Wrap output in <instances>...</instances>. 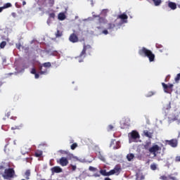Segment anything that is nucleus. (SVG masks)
<instances>
[{"label":"nucleus","mask_w":180,"mask_h":180,"mask_svg":"<svg viewBox=\"0 0 180 180\" xmlns=\"http://www.w3.org/2000/svg\"><path fill=\"white\" fill-rule=\"evenodd\" d=\"M143 148L154 157H157L158 154L161 153V147L155 143L151 146V141H146L143 144Z\"/></svg>","instance_id":"nucleus-1"},{"label":"nucleus","mask_w":180,"mask_h":180,"mask_svg":"<svg viewBox=\"0 0 180 180\" xmlns=\"http://www.w3.org/2000/svg\"><path fill=\"white\" fill-rule=\"evenodd\" d=\"M4 170V172H0L4 179H13V178L16 177V172L13 167L6 168L4 165H0V171Z\"/></svg>","instance_id":"nucleus-2"},{"label":"nucleus","mask_w":180,"mask_h":180,"mask_svg":"<svg viewBox=\"0 0 180 180\" xmlns=\"http://www.w3.org/2000/svg\"><path fill=\"white\" fill-rule=\"evenodd\" d=\"M139 54L142 57H148L150 63H153V61L155 60V55L153 53V51H151L150 49H147L146 47H143L142 49H139Z\"/></svg>","instance_id":"nucleus-3"},{"label":"nucleus","mask_w":180,"mask_h":180,"mask_svg":"<svg viewBox=\"0 0 180 180\" xmlns=\"http://www.w3.org/2000/svg\"><path fill=\"white\" fill-rule=\"evenodd\" d=\"M72 158H74V155L69 154L67 158L62 157L60 159H58L56 162L59 164V165H61V167H67L69 164L68 160H71Z\"/></svg>","instance_id":"nucleus-4"},{"label":"nucleus","mask_w":180,"mask_h":180,"mask_svg":"<svg viewBox=\"0 0 180 180\" xmlns=\"http://www.w3.org/2000/svg\"><path fill=\"white\" fill-rule=\"evenodd\" d=\"M93 18H98V21L95 22V25L96 28L99 30L102 29L101 25L108 23V20L105 18L101 17L99 15H93Z\"/></svg>","instance_id":"nucleus-5"},{"label":"nucleus","mask_w":180,"mask_h":180,"mask_svg":"<svg viewBox=\"0 0 180 180\" xmlns=\"http://www.w3.org/2000/svg\"><path fill=\"white\" fill-rule=\"evenodd\" d=\"M91 50H92V46H91V45H84L83 49L80 53L79 57L80 58H85V57L86 56V51L87 53H91Z\"/></svg>","instance_id":"nucleus-6"},{"label":"nucleus","mask_w":180,"mask_h":180,"mask_svg":"<svg viewBox=\"0 0 180 180\" xmlns=\"http://www.w3.org/2000/svg\"><path fill=\"white\" fill-rule=\"evenodd\" d=\"M162 86L164 89V92H165V94H171L173 91L172 88H174V84H165L164 82L162 83Z\"/></svg>","instance_id":"nucleus-7"},{"label":"nucleus","mask_w":180,"mask_h":180,"mask_svg":"<svg viewBox=\"0 0 180 180\" xmlns=\"http://www.w3.org/2000/svg\"><path fill=\"white\" fill-rule=\"evenodd\" d=\"M136 139H140V134H139V132L136 131H132L129 134V143H133L134 140H136Z\"/></svg>","instance_id":"nucleus-8"},{"label":"nucleus","mask_w":180,"mask_h":180,"mask_svg":"<svg viewBox=\"0 0 180 180\" xmlns=\"http://www.w3.org/2000/svg\"><path fill=\"white\" fill-rule=\"evenodd\" d=\"M69 41H71V43H78V41H79V39H78V36H77V34L72 33L69 37Z\"/></svg>","instance_id":"nucleus-9"},{"label":"nucleus","mask_w":180,"mask_h":180,"mask_svg":"<svg viewBox=\"0 0 180 180\" xmlns=\"http://www.w3.org/2000/svg\"><path fill=\"white\" fill-rule=\"evenodd\" d=\"M122 171V168L120 165H116L113 169L110 170V175H115V174H119Z\"/></svg>","instance_id":"nucleus-10"},{"label":"nucleus","mask_w":180,"mask_h":180,"mask_svg":"<svg viewBox=\"0 0 180 180\" xmlns=\"http://www.w3.org/2000/svg\"><path fill=\"white\" fill-rule=\"evenodd\" d=\"M166 143L170 146L171 147L175 148L178 146V140L176 139H172L170 141L167 140Z\"/></svg>","instance_id":"nucleus-11"},{"label":"nucleus","mask_w":180,"mask_h":180,"mask_svg":"<svg viewBox=\"0 0 180 180\" xmlns=\"http://www.w3.org/2000/svg\"><path fill=\"white\" fill-rule=\"evenodd\" d=\"M160 179L161 180H176V177L172 176V174L169 175H162L160 176Z\"/></svg>","instance_id":"nucleus-12"},{"label":"nucleus","mask_w":180,"mask_h":180,"mask_svg":"<svg viewBox=\"0 0 180 180\" xmlns=\"http://www.w3.org/2000/svg\"><path fill=\"white\" fill-rule=\"evenodd\" d=\"M52 174H60L63 172V169L60 166H55L51 169Z\"/></svg>","instance_id":"nucleus-13"},{"label":"nucleus","mask_w":180,"mask_h":180,"mask_svg":"<svg viewBox=\"0 0 180 180\" xmlns=\"http://www.w3.org/2000/svg\"><path fill=\"white\" fill-rule=\"evenodd\" d=\"M128 16L126 13H122L121 15H117V19H121V20H127Z\"/></svg>","instance_id":"nucleus-14"},{"label":"nucleus","mask_w":180,"mask_h":180,"mask_svg":"<svg viewBox=\"0 0 180 180\" xmlns=\"http://www.w3.org/2000/svg\"><path fill=\"white\" fill-rule=\"evenodd\" d=\"M43 65L39 66V70L40 75H46L47 74V69L43 70Z\"/></svg>","instance_id":"nucleus-15"},{"label":"nucleus","mask_w":180,"mask_h":180,"mask_svg":"<svg viewBox=\"0 0 180 180\" xmlns=\"http://www.w3.org/2000/svg\"><path fill=\"white\" fill-rule=\"evenodd\" d=\"M100 174L103 175V176H110V172H106V169H101L100 170Z\"/></svg>","instance_id":"nucleus-16"},{"label":"nucleus","mask_w":180,"mask_h":180,"mask_svg":"<svg viewBox=\"0 0 180 180\" xmlns=\"http://www.w3.org/2000/svg\"><path fill=\"white\" fill-rule=\"evenodd\" d=\"M143 134L146 136V137H148V139H153V132L148 131V130H144Z\"/></svg>","instance_id":"nucleus-17"},{"label":"nucleus","mask_w":180,"mask_h":180,"mask_svg":"<svg viewBox=\"0 0 180 180\" xmlns=\"http://www.w3.org/2000/svg\"><path fill=\"white\" fill-rule=\"evenodd\" d=\"M168 6L169 8H170V9H172V11H175V9H176V4L172 1L169 2Z\"/></svg>","instance_id":"nucleus-18"},{"label":"nucleus","mask_w":180,"mask_h":180,"mask_svg":"<svg viewBox=\"0 0 180 180\" xmlns=\"http://www.w3.org/2000/svg\"><path fill=\"white\" fill-rule=\"evenodd\" d=\"M58 19L59 20H65V14L64 13H60L58 15Z\"/></svg>","instance_id":"nucleus-19"},{"label":"nucleus","mask_w":180,"mask_h":180,"mask_svg":"<svg viewBox=\"0 0 180 180\" xmlns=\"http://www.w3.org/2000/svg\"><path fill=\"white\" fill-rule=\"evenodd\" d=\"M152 1L154 3L155 6H160L162 2L161 0H152Z\"/></svg>","instance_id":"nucleus-20"},{"label":"nucleus","mask_w":180,"mask_h":180,"mask_svg":"<svg viewBox=\"0 0 180 180\" xmlns=\"http://www.w3.org/2000/svg\"><path fill=\"white\" fill-rule=\"evenodd\" d=\"M127 158L129 161H131V160H133V158H134V154L133 153H129L127 155Z\"/></svg>","instance_id":"nucleus-21"},{"label":"nucleus","mask_w":180,"mask_h":180,"mask_svg":"<svg viewBox=\"0 0 180 180\" xmlns=\"http://www.w3.org/2000/svg\"><path fill=\"white\" fill-rule=\"evenodd\" d=\"M115 27H116V25H115L113 23H108V30H111V29H115Z\"/></svg>","instance_id":"nucleus-22"},{"label":"nucleus","mask_w":180,"mask_h":180,"mask_svg":"<svg viewBox=\"0 0 180 180\" xmlns=\"http://www.w3.org/2000/svg\"><path fill=\"white\" fill-rule=\"evenodd\" d=\"M43 67H44L45 68H50V67H51V63L50 62H46L42 64Z\"/></svg>","instance_id":"nucleus-23"},{"label":"nucleus","mask_w":180,"mask_h":180,"mask_svg":"<svg viewBox=\"0 0 180 180\" xmlns=\"http://www.w3.org/2000/svg\"><path fill=\"white\" fill-rule=\"evenodd\" d=\"M4 9H8V8H12V4L6 3L2 6Z\"/></svg>","instance_id":"nucleus-24"},{"label":"nucleus","mask_w":180,"mask_h":180,"mask_svg":"<svg viewBox=\"0 0 180 180\" xmlns=\"http://www.w3.org/2000/svg\"><path fill=\"white\" fill-rule=\"evenodd\" d=\"M56 37H61L63 36V31L57 30L56 33L55 34Z\"/></svg>","instance_id":"nucleus-25"},{"label":"nucleus","mask_w":180,"mask_h":180,"mask_svg":"<svg viewBox=\"0 0 180 180\" xmlns=\"http://www.w3.org/2000/svg\"><path fill=\"white\" fill-rule=\"evenodd\" d=\"M114 150H117L118 148H120V142L117 141L115 146H113Z\"/></svg>","instance_id":"nucleus-26"},{"label":"nucleus","mask_w":180,"mask_h":180,"mask_svg":"<svg viewBox=\"0 0 180 180\" xmlns=\"http://www.w3.org/2000/svg\"><path fill=\"white\" fill-rule=\"evenodd\" d=\"M34 155H35L37 158H39V157H41V155H43V152H41V151L36 152V153H34Z\"/></svg>","instance_id":"nucleus-27"},{"label":"nucleus","mask_w":180,"mask_h":180,"mask_svg":"<svg viewBox=\"0 0 180 180\" xmlns=\"http://www.w3.org/2000/svg\"><path fill=\"white\" fill-rule=\"evenodd\" d=\"M49 19H56V13H51L49 14Z\"/></svg>","instance_id":"nucleus-28"},{"label":"nucleus","mask_w":180,"mask_h":180,"mask_svg":"<svg viewBox=\"0 0 180 180\" xmlns=\"http://www.w3.org/2000/svg\"><path fill=\"white\" fill-rule=\"evenodd\" d=\"M98 170V169H96V167H94L92 166H90L89 167V171H91V172H95Z\"/></svg>","instance_id":"nucleus-29"},{"label":"nucleus","mask_w":180,"mask_h":180,"mask_svg":"<svg viewBox=\"0 0 180 180\" xmlns=\"http://www.w3.org/2000/svg\"><path fill=\"white\" fill-rule=\"evenodd\" d=\"M98 158L99 160H101V161H103L105 162V156H103V155H101V152H99V154H98Z\"/></svg>","instance_id":"nucleus-30"},{"label":"nucleus","mask_w":180,"mask_h":180,"mask_svg":"<svg viewBox=\"0 0 180 180\" xmlns=\"http://www.w3.org/2000/svg\"><path fill=\"white\" fill-rule=\"evenodd\" d=\"M5 46H6V41H3L2 42H1L0 44V49H4Z\"/></svg>","instance_id":"nucleus-31"},{"label":"nucleus","mask_w":180,"mask_h":180,"mask_svg":"<svg viewBox=\"0 0 180 180\" xmlns=\"http://www.w3.org/2000/svg\"><path fill=\"white\" fill-rule=\"evenodd\" d=\"M77 147H78V144L77 143H75L71 145L70 148L71 150H75Z\"/></svg>","instance_id":"nucleus-32"},{"label":"nucleus","mask_w":180,"mask_h":180,"mask_svg":"<svg viewBox=\"0 0 180 180\" xmlns=\"http://www.w3.org/2000/svg\"><path fill=\"white\" fill-rule=\"evenodd\" d=\"M150 169H152V171H155V169H157V165L156 164L151 165Z\"/></svg>","instance_id":"nucleus-33"},{"label":"nucleus","mask_w":180,"mask_h":180,"mask_svg":"<svg viewBox=\"0 0 180 180\" xmlns=\"http://www.w3.org/2000/svg\"><path fill=\"white\" fill-rule=\"evenodd\" d=\"M174 80L176 81V82H179V81H180V73L177 74V75L175 77Z\"/></svg>","instance_id":"nucleus-34"},{"label":"nucleus","mask_w":180,"mask_h":180,"mask_svg":"<svg viewBox=\"0 0 180 180\" xmlns=\"http://www.w3.org/2000/svg\"><path fill=\"white\" fill-rule=\"evenodd\" d=\"M16 46V49H18V50H20V47H22V44H20V42L18 43L15 44Z\"/></svg>","instance_id":"nucleus-35"},{"label":"nucleus","mask_w":180,"mask_h":180,"mask_svg":"<svg viewBox=\"0 0 180 180\" xmlns=\"http://www.w3.org/2000/svg\"><path fill=\"white\" fill-rule=\"evenodd\" d=\"M159 51H160V53H165V51H167V49L162 47V48H161V49H159Z\"/></svg>","instance_id":"nucleus-36"},{"label":"nucleus","mask_w":180,"mask_h":180,"mask_svg":"<svg viewBox=\"0 0 180 180\" xmlns=\"http://www.w3.org/2000/svg\"><path fill=\"white\" fill-rule=\"evenodd\" d=\"M34 75L36 79H39V78H40V72H39V73L37 72Z\"/></svg>","instance_id":"nucleus-37"},{"label":"nucleus","mask_w":180,"mask_h":180,"mask_svg":"<svg viewBox=\"0 0 180 180\" xmlns=\"http://www.w3.org/2000/svg\"><path fill=\"white\" fill-rule=\"evenodd\" d=\"M51 18H48L47 21H46V23L47 25H49V26H50V25H51Z\"/></svg>","instance_id":"nucleus-38"},{"label":"nucleus","mask_w":180,"mask_h":180,"mask_svg":"<svg viewBox=\"0 0 180 180\" xmlns=\"http://www.w3.org/2000/svg\"><path fill=\"white\" fill-rule=\"evenodd\" d=\"M70 167H72V171H75V169H77L76 165H70Z\"/></svg>","instance_id":"nucleus-39"},{"label":"nucleus","mask_w":180,"mask_h":180,"mask_svg":"<svg viewBox=\"0 0 180 180\" xmlns=\"http://www.w3.org/2000/svg\"><path fill=\"white\" fill-rule=\"evenodd\" d=\"M26 176H30V170H27L25 172Z\"/></svg>","instance_id":"nucleus-40"},{"label":"nucleus","mask_w":180,"mask_h":180,"mask_svg":"<svg viewBox=\"0 0 180 180\" xmlns=\"http://www.w3.org/2000/svg\"><path fill=\"white\" fill-rule=\"evenodd\" d=\"M103 34H109V32H108V30H104L102 32Z\"/></svg>","instance_id":"nucleus-41"},{"label":"nucleus","mask_w":180,"mask_h":180,"mask_svg":"<svg viewBox=\"0 0 180 180\" xmlns=\"http://www.w3.org/2000/svg\"><path fill=\"white\" fill-rule=\"evenodd\" d=\"M162 47H163L162 45L159 44H156V48H157V49H162Z\"/></svg>","instance_id":"nucleus-42"},{"label":"nucleus","mask_w":180,"mask_h":180,"mask_svg":"<svg viewBox=\"0 0 180 180\" xmlns=\"http://www.w3.org/2000/svg\"><path fill=\"white\" fill-rule=\"evenodd\" d=\"M36 69L35 68H32L31 70V74H33L34 75V74H36Z\"/></svg>","instance_id":"nucleus-43"},{"label":"nucleus","mask_w":180,"mask_h":180,"mask_svg":"<svg viewBox=\"0 0 180 180\" xmlns=\"http://www.w3.org/2000/svg\"><path fill=\"white\" fill-rule=\"evenodd\" d=\"M153 95H154V92L153 91H149L147 96H153Z\"/></svg>","instance_id":"nucleus-44"},{"label":"nucleus","mask_w":180,"mask_h":180,"mask_svg":"<svg viewBox=\"0 0 180 180\" xmlns=\"http://www.w3.org/2000/svg\"><path fill=\"white\" fill-rule=\"evenodd\" d=\"M175 161L176 162H180V156L176 157Z\"/></svg>","instance_id":"nucleus-45"},{"label":"nucleus","mask_w":180,"mask_h":180,"mask_svg":"<svg viewBox=\"0 0 180 180\" xmlns=\"http://www.w3.org/2000/svg\"><path fill=\"white\" fill-rule=\"evenodd\" d=\"M18 129H19V127H18V126L11 127V130H18Z\"/></svg>","instance_id":"nucleus-46"},{"label":"nucleus","mask_w":180,"mask_h":180,"mask_svg":"<svg viewBox=\"0 0 180 180\" xmlns=\"http://www.w3.org/2000/svg\"><path fill=\"white\" fill-rule=\"evenodd\" d=\"M108 130H113V125H108Z\"/></svg>","instance_id":"nucleus-47"},{"label":"nucleus","mask_w":180,"mask_h":180,"mask_svg":"<svg viewBox=\"0 0 180 180\" xmlns=\"http://www.w3.org/2000/svg\"><path fill=\"white\" fill-rule=\"evenodd\" d=\"M11 15L13 16V18H16V13H12Z\"/></svg>","instance_id":"nucleus-48"},{"label":"nucleus","mask_w":180,"mask_h":180,"mask_svg":"<svg viewBox=\"0 0 180 180\" xmlns=\"http://www.w3.org/2000/svg\"><path fill=\"white\" fill-rule=\"evenodd\" d=\"M4 7H0V13H1V12H2V11H4Z\"/></svg>","instance_id":"nucleus-49"},{"label":"nucleus","mask_w":180,"mask_h":180,"mask_svg":"<svg viewBox=\"0 0 180 180\" xmlns=\"http://www.w3.org/2000/svg\"><path fill=\"white\" fill-rule=\"evenodd\" d=\"M94 176L99 177V176H101V174H94Z\"/></svg>","instance_id":"nucleus-50"},{"label":"nucleus","mask_w":180,"mask_h":180,"mask_svg":"<svg viewBox=\"0 0 180 180\" xmlns=\"http://www.w3.org/2000/svg\"><path fill=\"white\" fill-rule=\"evenodd\" d=\"M104 180H111L109 177H105Z\"/></svg>","instance_id":"nucleus-51"},{"label":"nucleus","mask_w":180,"mask_h":180,"mask_svg":"<svg viewBox=\"0 0 180 180\" xmlns=\"http://www.w3.org/2000/svg\"><path fill=\"white\" fill-rule=\"evenodd\" d=\"M22 5L25 6V5H26V1H22Z\"/></svg>","instance_id":"nucleus-52"},{"label":"nucleus","mask_w":180,"mask_h":180,"mask_svg":"<svg viewBox=\"0 0 180 180\" xmlns=\"http://www.w3.org/2000/svg\"><path fill=\"white\" fill-rule=\"evenodd\" d=\"M112 146H113V141L111 142V143H110V147H112Z\"/></svg>","instance_id":"nucleus-53"},{"label":"nucleus","mask_w":180,"mask_h":180,"mask_svg":"<svg viewBox=\"0 0 180 180\" xmlns=\"http://www.w3.org/2000/svg\"><path fill=\"white\" fill-rule=\"evenodd\" d=\"M2 86V82L0 81V88Z\"/></svg>","instance_id":"nucleus-54"},{"label":"nucleus","mask_w":180,"mask_h":180,"mask_svg":"<svg viewBox=\"0 0 180 180\" xmlns=\"http://www.w3.org/2000/svg\"><path fill=\"white\" fill-rule=\"evenodd\" d=\"M7 115H8V116H10V112H8Z\"/></svg>","instance_id":"nucleus-55"},{"label":"nucleus","mask_w":180,"mask_h":180,"mask_svg":"<svg viewBox=\"0 0 180 180\" xmlns=\"http://www.w3.org/2000/svg\"><path fill=\"white\" fill-rule=\"evenodd\" d=\"M178 8H180V4L177 5Z\"/></svg>","instance_id":"nucleus-56"},{"label":"nucleus","mask_w":180,"mask_h":180,"mask_svg":"<svg viewBox=\"0 0 180 180\" xmlns=\"http://www.w3.org/2000/svg\"><path fill=\"white\" fill-rule=\"evenodd\" d=\"M0 180H2V177H1V176H0Z\"/></svg>","instance_id":"nucleus-57"},{"label":"nucleus","mask_w":180,"mask_h":180,"mask_svg":"<svg viewBox=\"0 0 180 180\" xmlns=\"http://www.w3.org/2000/svg\"><path fill=\"white\" fill-rule=\"evenodd\" d=\"M166 56H168V53H166Z\"/></svg>","instance_id":"nucleus-58"},{"label":"nucleus","mask_w":180,"mask_h":180,"mask_svg":"<svg viewBox=\"0 0 180 180\" xmlns=\"http://www.w3.org/2000/svg\"><path fill=\"white\" fill-rule=\"evenodd\" d=\"M8 146V143L6 145V147Z\"/></svg>","instance_id":"nucleus-59"}]
</instances>
